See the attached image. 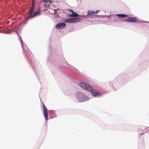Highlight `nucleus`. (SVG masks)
Masks as SVG:
<instances>
[{
    "mask_svg": "<svg viewBox=\"0 0 149 149\" xmlns=\"http://www.w3.org/2000/svg\"><path fill=\"white\" fill-rule=\"evenodd\" d=\"M76 97L78 100L79 102H84L89 99L88 97L80 92L77 93Z\"/></svg>",
    "mask_w": 149,
    "mask_h": 149,
    "instance_id": "nucleus-1",
    "label": "nucleus"
},
{
    "mask_svg": "<svg viewBox=\"0 0 149 149\" xmlns=\"http://www.w3.org/2000/svg\"><path fill=\"white\" fill-rule=\"evenodd\" d=\"M79 85L82 88L87 91H90L91 89V86L90 85L84 82H81Z\"/></svg>",
    "mask_w": 149,
    "mask_h": 149,
    "instance_id": "nucleus-2",
    "label": "nucleus"
},
{
    "mask_svg": "<svg viewBox=\"0 0 149 149\" xmlns=\"http://www.w3.org/2000/svg\"><path fill=\"white\" fill-rule=\"evenodd\" d=\"M81 20L79 18H73L69 19L65 21V22L66 23H73L79 22Z\"/></svg>",
    "mask_w": 149,
    "mask_h": 149,
    "instance_id": "nucleus-3",
    "label": "nucleus"
},
{
    "mask_svg": "<svg viewBox=\"0 0 149 149\" xmlns=\"http://www.w3.org/2000/svg\"><path fill=\"white\" fill-rule=\"evenodd\" d=\"M128 15L124 14H117L114 16V19L116 21H118V18H122L124 17H126Z\"/></svg>",
    "mask_w": 149,
    "mask_h": 149,
    "instance_id": "nucleus-4",
    "label": "nucleus"
},
{
    "mask_svg": "<svg viewBox=\"0 0 149 149\" xmlns=\"http://www.w3.org/2000/svg\"><path fill=\"white\" fill-rule=\"evenodd\" d=\"M43 114L46 120H48L47 109L44 104H43Z\"/></svg>",
    "mask_w": 149,
    "mask_h": 149,
    "instance_id": "nucleus-5",
    "label": "nucleus"
},
{
    "mask_svg": "<svg viewBox=\"0 0 149 149\" xmlns=\"http://www.w3.org/2000/svg\"><path fill=\"white\" fill-rule=\"evenodd\" d=\"M125 21L129 22H138L137 19L135 17H129L125 20Z\"/></svg>",
    "mask_w": 149,
    "mask_h": 149,
    "instance_id": "nucleus-6",
    "label": "nucleus"
},
{
    "mask_svg": "<svg viewBox=\"0 0 149 149\" xmlns=\"http://www.w3.org/2000/svg\"><path fill=\"white\" fill-rule=\"evenodd\" d=\"M66 25V24L64 23H59L56 26V28L58 29H63L65 27Z\"/></svg>",
    "mask_w": 149,
    "mask_h": 149,
    "instance_id": "nucleus-7",
    "label": "nucleus"
},
{
    "mask_svg": "<svg viewBox=\"0 0 149 149\" xmlns=\"http://www.w3.org/2000/svg\"><path fill=\"white\" fill-rule=\"evenodd\" d=\"M91 92V94L94 96H96L98 95H100L98 92L93 89L92 87H91V89L90 91H88Z\"/></svg>",
    "mask_w": 149,
    "mask_h": 149,
    "instance_id": "nucleus-8",
    "label": "nucleus"
},
{
    "mask_svg": "<svg viewBox=\"0 0 149 149\" xmlns=\"http://www.w3.org/2000/svg\"><path fill=\"white\" fill-rule=\"evenodd\" d=\"M70 11L72 12V14H70L68 15V16L70 17H77L78 16H79V15L76 12H74L73 11L71 10H70Z\"/></svg>",
    "mask_w": 149,
    "mask_h": 149,
    "instance_id": "nucleus-9",
    "label": "nucleus"
},
{
    "mask_svg": "<svg viewBox=\"0 0 149 149\" xmlns=\"http://www.w3.org/2000/svg\"><path fill=\"white\" fill-rule=\"evenodd\" d=\"M33 12V7H32V8L30 9L29 11V18H31V17H32V16L33 15L32 13Z\"/></svg>",
    "mask_w": 149,
    "mask_h": 149,
    "instance_id": "nucleus-10",
    "label": "nucleus"
},
{
    "mask_svg": "<svg viewBox=\"0 0 149 149\" xmlns=\"http://www.w3.org/2000/svg\"><path fill=\"white\" fill-rule=\"evenodd\" d=\"M40 13L39 11L36 12L32 16V17H31V18L34 17L37 15H40Z\"/></svg>",
    "mask_w": 149,
    "mask_h": 149,
    "instance_id": "nucleus-11",
    "label": "nucleus"
},
{
    "mask_svg": "<svg viewBox=\"0 0 149 149\" xmlns=\"http://www.w3.org/2000/svg\"><path fill=\"white\" fill-rule=\"evenodd\" d=\"M94 10H88V15H92L94 14Z\"/></svg>",
    "mask_w": 149,
    "mask_h": 149,
    "instance_id": "nucleus-12",
    "label": "nucleus"
},
{
    "mask_svg": "<svg viewBox=\"0 0 149 149\" xmlns=\"http://www.w3.org/2000/svg\"><path fill=\"white\" fill-rule=\"evenodd\" d=\"M143 128H139V129H138V132H139V133L141 134H143L144 132H141V129H143Z\"/></svg>",
    "mask_w": 149,
    "mask_h": 149,
    "instance_id": "nucleus-13",
    "label": "nucleus"
},
{
    "mask_svg": "<svg viewBox=\"0 0 149 149\" xmlns=\"http://www.w3.org/2000/svg\"><path fill=\"white\" fill-rule=\"evenodd\" d=\"M43 1L45 3H47L48 2H49L51 3L50 0H43Z\"/></svg>",
    "mask_w": 149,
    "mask_h": 149,
    "instance_id": "nucleus-14",
    "label": "nucleus"
},
{
    "mask_svg": "<svg viewBox=\"0 0 149 149\" xmlns=\"http://www.w3.org/2000/svg\"><path fill=\"white\" fill-rule=\"evenodd\" d=\"M99 10H97L95 11H94V14H97V13L99 12Z\"/></svg>",
    "mask_w": 149,
    "mask_h": 149,
    "instance_id": "nucleus-15",
    "label": "nucleus"
},
{
    "mask_svg": "<svg viewBox=\"0 0 149 149\" xmlns=\"http://www.w3.org/2000/svg\"><path fill=\"white\" fill-rule=\"evenodd\" d=\"M32 2H33V3L32 4V7H33H33H34V3L33 2V0L32 1Z\"/></svg>",
    "mask_w": 149,
    "mask_h": 149,
    "instance_id": "nucleus-16",
    "label": "nucleus"
},
{
    "mask_svg": "<svg viewBox=\"0 0 149 149\" xmlns=\"http://www.w3.org/2000/svg\"><path fill=\"white\" fill-rule=\"evenodd\" d=\"M19 38L21 39V37L20 36H19Z\"/></svg>",
    "mask_w": 149,
    "mask_h": 149,
    "instance_id": "nucleus-17",
    "label": "nucleus"
}]
</instances>
